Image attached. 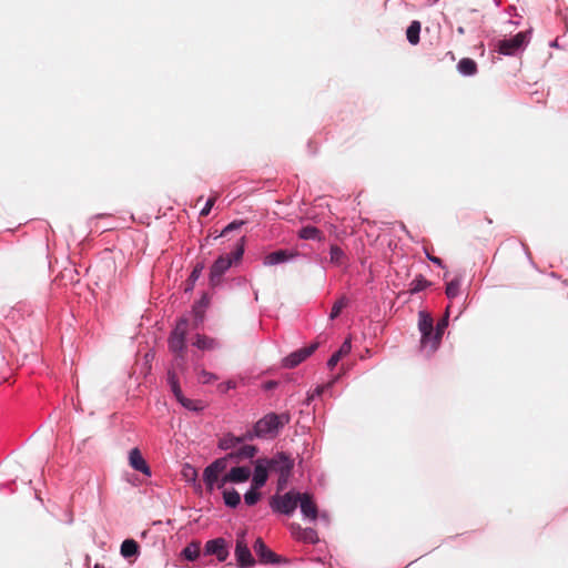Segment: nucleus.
<instances>
[{"label":"nucleus","mask_w":568,"mask_h":568,"mask_svg":"<svg viewBox=\"0 0 568 568\" xmlns=\"http://www.w3.org/2000/svg\"><path fill=\"white\" fill-rule=\"evenodd\" d=\"M220 388H221L222 393H226L229 390L235 389L236 388V383L234 381H232V379H229V381L220 384Z\"/></svg>","instance_id":"8fccbe9b"},{"label":"nucleus","mask_w":568,"mask_h":568,"mask_svg":"<svg viewBox=\"0 0 568 568\" xmlns=\"http://www.w3.org/2000/svg\"><path fill=\"white\" fill-rule=\"evenodd\" d=\"M222 498L225 507L230 509H236L241 505V495L233 487H231L230 489H223Z\"/></svg>","instance_id":"bb28decb"},{"label":"nucleus","mask_w":568,"mask_h":568,"mask_svg":"<svg viewBox=\"0 0 568 568\" xmlns=\"http://www.w3.org/2000/svg\"><path fill=\"white\" fill-rule=\"evenodd\" d=\"M128 459L129 465L133 470L139 471L146 477L152 476V469L143 457L139 447H133L130 449Z\"/></svg>","instance_id":"2eb2a0df"},{"label":"nucleus","mask_w":568,"mask_h":568,"mask_svg":"<svg viewBox=\"0 0 568 568\" xmlns=\"http://www.w3.org/2000/svg\"><path fill=\"white\" fill-rule=\"evenodd\" d=\"M237 439H241V444H243L244 442H251L253 439H261V436H260L257 429L255 428V426L253 425L251 429L246 430L241 436H237Z\"/></svg>","instance_id":"a19ab883"},{"label":"nucleus","mask_w":568,"mask_h":568,"mask_svg":"<svg viewBox=\"0 0 568 568\" xmlns=\"http://www.w3.org/2000/svg\"><path fill=\"white\" fill-rule=\"evenodd\" d=\"M229 473H226L225 475H223L221 478H217V484L215 486V489H219L221 493L223 491V489H227L225 487L226 484H232V480L229 479Z\"/></svg>","instance_id":"49530a36"},{"label":"nucleus","mask_w":568,"mask_h":568,"mask_svg":"<svg viewBox=\"0 0 568 568\" xmlns=\"http://www.w3.org/2000/svg\"><path fill=\"white\" fill-rule=\"evenodd\" d=\"M270 473L284 474L292 473L294 469V459L285 452H277L272 457H261Z\"/></svg>","instance_id":"423d86ee"},{"label":"nucleus","mask_w":568,"mask_h":568,"mask_svg":"<svg viewBox=\"0 0 568 568\" xmlns=\"http://www.w3.org/2000/svg\"><path fill=\"white\" fill-rule=\"evenodd\" d=\"M120 554L124 559H135L140 555V545L132 538H126L120 546Z\"/></svg>","instance_id":"5701e85b"},{"label":"nucleus","mask_w":568,"mask_h":568,"mask_svg":"<svg viewBox=\"0 0 568 568\" xmlns=\"http://www.w3.org/2000/svg\"><path fill=\"white\" fill-rule=\"evenodd\" d=\"M302 493L292 488L288 491L275 494L270 498L268 505L274 514L292 517L301 501Z\"/></svg>","instance_id":"20e7f679"},{"label":"nucleus","mask_w":568,"mask_h":568,"mask_svg":"<svg viewBox=\"0 0 568 568\" xmlns=\"http://www.w3.org/2000/svg\"><path fill=\"white\" fill-rule=\"evenodd\" d=\"M429 286H432V282L428 281L423 274H417L414 277V280L409 283L408 292L410 295H415L423 292Z\"/></svg>","instance_id":"c85d7f7f"},{"label":"nucleus","mask_w":568,"mask_h":568,"mask_svg":"<svg viewBox=\"0 0 568 568\" xmlns=\"http://www.w3.org/2000/svg\"><path fill=\"white\" fill-rule=\"evenodd\" d=\"M460 285H462V276H455L453 280H450L446 284L445 293H446L447 298H449V300L455 298L459 294Z\"/></svg>","instance_id":"4c0bfd02"},{"label":"nucleus","mask_w":568,"mask_h":568,"mask_svg":"<svg viewBox=\"0 0 568 568\" xmlns=\"http://www.w3.org/2000/svg\"><path fill=\"white\" fill-rule=\"evenodd\" d=\"M351 301L347 296L343 295L341 296L332 306V310L328 314V318L331 321L336 320L339 317L342 311L349 305Z\"/></svg>","instance_id":"c9c22d12"},{"label":"nucleus","mask_w":568,"mask_h":568,"mask_svg":"<svg viewBox=\"0 0 568 568\" xmlns=\"http://www.w3.org/2000/svg\"><path fill=\"white\" fill-rule=\"evenodd\" d=\"M448 321L446 318H439L438 322L436 323L435 325V329L437 332V334H439V337L443 339V336H444V333H445V329L448 327Z\"/></svg>","instance_id":"c03bdc74"},{"label":"nucleus","mask_w":568,"mask_h":568,"mask_svg":"<svg viewBox=\"0 0 568 568\" xmlns=\"http://www.w3.org/2000/svg\"><path fill=\"white\" fill-rule=\"evenodd\" d=\"M229 479L232 480L233 485L244 484L251 477V467L246 465L232 466L229 469Z\"/></svg>","instance_id":"aec40b11"},{"label":"nucleus","mask_w":568,"mask_h":568,"mask_svg":"<svg viewBox=\"0 0 568 568\" xmlns=\"http://www.w3.org/2000/svg\"><path fill=\"white\" fill-rule=\"evenodd\" d=\"M523 246H524V248H525V251H526V255H527V257H528L529 260H531V257H530V253L528 252L527 247H526L524 244H523Z\"/></svg>","instance_id":"13d9d810"},{"label":"nucleus","mask_w":568,"mask_h":568,"mask_svg":"<svg viewBox=\"0 0 568 568\" xmlns=\"http://www.w3.org/2000/svg\"><path fill=\"white\" fill-rule=\"evenodd\" d=\"M424 251H425V254H426V257L428 261H430V258L435 257L434 255L429 254L426 248Z\"/></svg>","instance_id":"4d7b16f0"},{"label":"nucleus","mask_w":568,"mask_h":568,"mask_svg":"<svg viewBox=\"0 0 568 568\" xmlns=\"http://www.w3.org/2000/svg\"><path fill=\"white\" fill-rule=\"evenodd\" d=\"M215 199L209 197L204 204V206L200 211L201 216H206L210 214L212 207L214 206Z\"/></svg>","instance_id":"a18cd8bd"},{"label":"nucleus","mask_w":568,"mask_h":568,"mask_svg":"<svg viewBox=\"0 0 568 568\" xmlns=\"http://www.w3.org/2000/svg\"><path fill=\"white\" fill-rule=\"evenodd\" d=\"M253 549L262 565H281L286 561L285 558L275 554L262 538H257L253 544Z\"/></svg>","instance_id":"9b49d317"},{"label":"nucleus","mask_w":568,"mask_h":568,"mask_svg":"<svg viewBox=\"0 0 568 568\" xmlns=\"http://www.w3.org/2000/svg\"><path fill=\"white\" fill-rule=\"evenodd\" d=\"M457 70L464 75H474L477 73V63L470 58H463L457 64Z\"/></svg>","instance_id":"473e14b6"},{"label":"nucleus","mask_w":568,"mask_h":568,"mask_svg":"<svg viewBox=\"0 0 568 568\" xmlns=\"http://www.w3.org/2000/svg\"><path fill=\"white\" fill-rule=\"evenodd\" d=\"M302 496L303 497H301V501L298 503L301 514L304 519L315 523L318 518V507L310 493H302Z\"/></svg>","instance_id":"dca6fc26"},{"label":"nucleus","mask_w":568,"mask_h":568,"mask_svg":"<svg viewBox=\"0 0 568 568\" xmlns=\"http://www.w3.org/2000/svg\"><path fill=\"white\" fill-rule=\"evenodd\" d=\"M527 42V32H518L510 39H504L498 42V52L505 55H513L521 49Z\"/></svg>","instance_id":"ddd939ff"},{"label":"nucleus","mask_w":568,"mask_h":568,"mask_svg":"<svg viewBox=\"0 0 568 568\" xmlns=\"http://www.w3.org/2000/svg\"><path fill=\"white\" fill-rule=\"evenodd\" d=\"M422 24L419 21L415 20L408 26L406 30V38L412 45H416L419 43V33H420Z\"/></svg>","instance_id":"72a5a7b5"},{"label":"nucleus","mask_w":568,"mask_h":568,"mask_svg":"<svg viewBox=\"0 0 568 568\" xmlns=\"http://www.w3.org/2000/svg\"><path fill=\"white\" fill-rule=\"evenodd\" d=\"M430 262L440 268L446 267L444 261L440 257L435 256L434 258H430Z\"/></svg>","instance_id":"603ef678"},{"label":"nucleus","mask_w":568,"mask_h":568,"mask_svg":"<svg viewBox=\"0 0 568 568\" xmlns=\"http://www.w3.org/2000/svg\"><path fill=\"white\" fill-rule=\"evenodd\" d=\"M321 521H323L326 526L329 525V515L327 511H318V518Z\"/></svg>","instance_id":"3c124183"},{"label":"nucleus","mask_w":568,"mask_h":568,"mask_svg":"<svg viewBox=\"0 0 568 568\" xmlns=\"http://www.w3.org/2000/svg\"><path fill=\"white\" fill-rule=\"evenodd\" d=\"M244 224H246L244 220H233L227 223L219 234L213 235L212 239L217 240L219 237H223L233 231L240 230Z\"/></svg>","instance_id":"58836bf2"},{"label":"nucleus","mask_w":568,"mask_h":568,"mask_svg":"<svg viewBox=\"0 0 568 568\" xmlns=\"http://www.w3.org/2000/svg\"><path fill=\"white\" fill-rule=\"evenodd\" d=\"M201 376L203 377V383L204 384H210V383H213L217 379V375L215 373H212V372H209V371H205L203 369L201 372Z\"/></svg>","instance_id":"09e8293b"},{"label":"nucleus","mask_w":568,"mask_h":568,"mask_svg":"<svg viewBox=\"0 0 568 568\" xmlns=\"http://www.w3.org/2000/svg\"><path fill=\"white\" fill-rule=\"evenodd\" d=\"M418 331L420 333L419 345L420 349H428L429 354L435 353L442 343V338L439 334L436 332V327L434 324V318L429 312L426 310H420L418 312Z\"/></svg>","instance_id":"f03ea898"},{"label":"nucleus","mask_w":568,"mask_h":568,"mask_svg":"<svg viewBox=\"0 0 568 568\" xmlns=\"http://www.w3.org/2000/svg\"><path fill=\"white\" fill-rule=\"evenodd\" d=\"M189 320L185 316L178 318L175 326L170 332L168 338L169 351L176 355L180 359H183V354L186 349V328Z\"/></svg>","instance_id":"39448f33"},{"label":"nucleus","mask_w":568,"mask_h":568,"mask_svg":"<svg viewBox=\"0 0 568 568\" xmlns=\"http://www.w3.org/2000/svg\"><path fill=\"white\" fill-rule=\"evenodd\" d=\"M320 345V342H313L307 346L291 352L288 355L283 357L282 366L290 369L297 367L311 357L318 349Z\"/></svg>","instance_id":"9d476101"},{"label":"nucleus","mask_w":568,"mask_h":568,"mask_svg":"<svg viewBox=\"0 0 568 568\" xmlns=\"http://www.w3.org/2000/svg\"><path fill=\"white\" fill-rule=\"evenodd\" d=\"M210 240H211V235H210V236H207V237L204 240L205 244H209V243H210Z\"/></svg>","instance_id":"bf43d9fd"},{"label":"nucleus","mask_w":568,"mask_h":568,"mask_svg":"<svg viewBox=\"0 0 568 568\" xmlns=\"http://www.w3.org/2000/svg\"><path fill=\"white\" fill-rule=\"evenodd\" d=\"M277 476L278 478L276 481V494H280L287 487L292 473L278 474Z\"/></svg>","instance_id":"37998d69"},{"label":"nucleus","mask_w":568,"mask_h":568,"mask_svg":"<svg viewBox=\"0 0 568 568\" xmlns=\"http://www.w3.org/2000/svg\"><path fill=\"white\" fill-rule=\"evenodd\" d=\"M253 469H251V484L253 488L258 487L262 489L266 486L270 478V470L265 466L264 462L261 457L252 460Z\"/></svg>","instance_id":"f8f14e48"},{"label":"nucleus","mask_w":568,"mask_h":568,"mask_svg":"<svg viewBox=\"0 0 568 568\" xmlns=\"http://www.w3.org/2000/svg\"><path fill=\"white\" fill-rule=\"evenodd\" d=\"M204 268H205V262L204 261H197L194 264V266H193V268H192V271H191V273H190V275H189V277H187V280L185 282V286H184V290H183L185 294L193 292L194 286L196 284V282L199 281V278L201 277Z\"/></svg>","instance_id":"b1692460"},{"label":"nucleus","mask_w":568,"mask_h":568,"mask_svg":"<svg viewBox=\"0 0 568 568\" xmlns=\"http://www.w3.org/2000/svg\"><path fill=\"white\" fill-rule=\"evenodd\" d=\"M424 251H425V254H426V257L428 261H430V258L435 257L434 255L429 254L426 248Z\"/></svg>","instance_id":"6e6d98bb"},{"label":"nucleus","mask_w":568,"mask_h":568,"mask_svg":"<svg viewBox=\"0 0 568 568\" xmlns=\"http://www.w3.org/2000/svg\"><path fill=\"white\" fill-rule=\"evenodd\" d=\"M352 349V342L351 338H346L341 346L329 356V358L326 362V366L328 369H334L338 362L349 354Z\"/></svg>","instance_id":"412c9836"},{"label":"nucleus","mask_w":568,"mask_h":568,"mask_svg":"<svg viewBox=\"0 0 568 568\" xmlns=\"http://www.w3.org/2000/svg\"><path fill=\"white\" fill-rule=\"evenodd\" d=\"M183 408L190 410V412H193V413H202L205 408V406L203 405V403L201 400H193V399H190L187 397H182L179 402H178Z\"/></svg>","instance_id":"e433bc0d"},{"label":"nucleus","mask_w":568,"mask_h":568,"mask_svg":"<svg viewBox=\"0 0 568 568\" xmlns=\"http://www.w3.org/2000/svg\"><path fill=\"white\" fill-rule=\"evenodd\" d=\"M280 386V382L276 379H268L262 383V389L265 392H271L276 389Z\"/></svg>","instance_id":"de8ad7c7"},{"label":"nucleus","mask_w":568,"mask_h":568,"mask_svg":"<svg viewBox=\"0 0 568 568\" xmlns=\"http://www.w3.org/2000/svg\"><path fill=\"white\" fill-rule=\"evenodd\" d=\"M335 382H336V378H334L333 381H331L327 384L317 385L314 389L308 390L303 404L306 406L311 405V403L314 402L316 398L321 397L326 389L332 388Z\"/></svg>","instance_id":"c756f323"},{"label":"nucleus","mask_w":568,"mask_h":568,"mask_svg":"<svg viewBox=\"0 0 568 568\" xmlns=\"http://www.w3.org/2000/svg\"><path fill=\"white\" fill-rule=\"evenodd\" d=\"M192 345L203 352L215 351L222 347V344L219 339L200 333L194 335Z\"/></svg>","instance_id":"a211bd4d"},{"label":"nucleus","mask_w":568,"mask_h":568,"mask_svg":"<svg viewBox=\"0 0 568 568\" xmlns=\"http://www.w3.org/2000/svg\"><path fill=\"white\" fill-rule=\"evenodd\" d=\"M245 531H241L236 537L234 556L237 568H253L256 564V560L254 559L245 540Z\"/></svg>","instance_id":"0eeeda50"},{"label":"nucleus","mask_w":568,"mask_h":568,"mask_svg":"<svg viewBox=\"0 0 568 568\" xmlns=\"http://www.w3.org/2000/svg\"><path fill=\"white\" fill-rule=\"evenodd\" d=\"M237 445H241V439H237V436L231 432L223 435L217 442V448L224 452L233 449Z\"/></svg>","instance_id":"7c9ffc66"},{"label":"nucleus","mask_w":568,"mask_h":568,"mask_svg":"<svg viewBox=\"0 0 568 568\" xmlns=\"http://www.w3.org/2000/svg\"><path fill=\"white\" fill-rule=\"evenodd\" d=\"M291 416L288 413L270 412L262 416L254 423L261 439H274L281 430L290 423Z\"/></svg>","instance_id":"7ed1b4c3"},{"label":"nucleus","mask_w":568,"mask_h":568,"mask_svg":"<svg viewBox=\"0 0 568 568\" xmlns=\"http://www.w3.org/2000/svg\"><path fill=\"white\" fill-rule=\"evenodd\" d=\"M186 469L192 473V478H191L190 481L192 483L194 491L196 494H201L202 493V484L197 480L196 469L194 467H192L191 465H189V464L185 465V470Z\"/></svg>","instance_id":"79ce46f5"},{"label":"nucleus","mask_w":568,"mask_h":568,"mask_svg":"<svg viewBox=\"0 0 568 568\" xmlns=\"http://www.w3.org/2000/svg\"><path fill=\"white\" fill-rule=\"evenodd\" d=\"M203 556V550L201 551V541L192 540L190 541L180 552V558L194 562Z\"/></svg>","instance_id":"6ab92c4d"},{"label":"nucleus","mask_w":568,"mask_h":568,"mask_svg":"<svg viewBox=\"0 0 568 568\" xmlns=\"http://www.w3.org/2000/svg\"><path fill=\"white\" fill-rule=\"evenodd\" d=\"M302 256L297 250L290 248H278L272 251L263 256L262 264L263 266H278L286 263L295 262L298 257Z\"/></svg>","instance_id":"1a4fd4ad"},{"label":"nucleus","mask_w":568,"mask_h":568,"mask_svg":"<svg viewBox=\"0 0 568 568\" xmlns=\"http://www.w3.org/2000/svg\"><path fill=\"white\" fill-rule=\"evenodd\" d=\"M229 462H231V459L227 457V454H225L222 457L215 458L207 466L212 468L213 471L221 474L227 468Z\"/></svg>","instance_id":"ea45409f"},{"label":"nucleus","mask_w":568,"mask_h":568,"mask_svg":"<svg viewBox=\"0 0 568 568\" xmlns=\"http://www.w3.org/2000/svg\"><path fill=\"white\" fill-rule=\"evenodd\" d=\"M219 473L213 471L212 468L205 466L202 474V480L205 486V489L209 494H212L215 490V486L217 484Z\"/></svg>","instance_id":"cd10ccee"},{"label":"nucleus","mask_w":568,"mask_h":568,"mask_svg":"<svg viewBox=\"0 0 568 568\" xmlns=\"http://www.w3.org/2000/svg\"><path fill=\"white\" fill-rule=\"evenodd\" d=\"M166 384L170 387L171 393L173 394L176 402H179L182 397H184V394L182 392L179 377L174 369L170 368L166 372Z\"/></svg>","instance_id":"a878e982"},{"label":"nucleus","mask_w":568,"mask_h":568,"mask_svg":"<svg viewBox=\"0 0 568 568\" xmlns=\"http://www.w3.org/2000/svg\"><path fill=\"white\" fill-rule=\"evenodd\" d=\"M93 568H103V566H101V565H99V564H95V565L93 566Z\"/></svg>","instance_id":"052dcab7"},{"label":"nucleus","mask_w":568,"mask_h":568,"mask_svg":"<svg viewBox=\"0 0 568 568\" xmlns=\"http://www.w3.org/2000/svg\"><path fill=\"white\" fill-rule=\"evenodd\" d=\"M213 556L219 562H225L230 556V542L223 537L209 539L203 547V557Z\"/></svg>","instance_id":"6e6552de"},{"label":"nucleus","mask_w":568,"mask_h":568,"mask_svg":"<svg viewBox=\"0 0 568 568\" xmlns=\"http://www.w3.org/2000/svg\"><path fill=\"white\" fill-rule=\"evenodd\" d=\"M297 236L301 240L315 242H322L325 239L322 231L314 225L302 226L297 232Z\"/></svg>","instance_id":"393cba45"},{"label":"nucleus","mask_w":568,"mask_h":568,"mask_svg":"<svg viewBox=\"0 0 568 568\" xmlns=\"http://www.w3.org/2000/svg\"><path fill=\"white\" fill-rule=\"evenodd\" d=\"M293 534L297 531V539L305 544L316 545L320 542L317 531L312 527L302 528L300 525H292Z\"/></svg>","instance_id":"4be33fe9"},{"label":"nucleus","mask_w":568,"mask_h":568,"mask_svg":"<svg viewBox=\"0 0 568 568\" xmlns=\"http://www.w3.org/2000/svg\"><path fill=\"white\" fill-rule=\"evenodd\" d=\"M245 236L236 241L233 251L226 255H220L209 271V285L215 288L220 285L222 276L232 267L243 260L245 253Z\"/></svg>","instance_id":"f257e3e1"},{"label":"nucleus","mask_w":568,"mask_h":568,"mask_svg":"<svg viewBox=\"0 0 568 568\" xmlns=\"http://www.w3.org/2000/svg\"><path fill=\"white\" fill-rule=\"evenodd\" d=\"M449 316H450V306L448 305L446 307V311H445V314H444L443 318H446L449 322Z\"/></svg>","instance_id":"864d4df0"},{"label":"nucleus","mask_w":568,"mask_h":568,"mask_svg":"<svg viewBox=\"0 0 568 568\" xmlns=\"http://www.w3.org/2000/svg\"><path fill=\"white\" fill-rule=\"evenodd\" d=\"M346 260L345 252L335 243L329 245V263L335 266H341Z\"/></svg>","instance_id":"2f4dec72"},{"label":"nucleus","mask_w":568,"mask_h":568,"mask_svg":"<svg viewBox=\"0 0 568 568\" xmlns=\"http://www.w3.org/2000/svg\"><path fill=\"white\" fill-rule=\"evenodd\" d=\"M211 296L209 293L203 292L197 301L192 305L191 313L193 315V327L199 328L204 320L205 313L210 305Z\"/></svg>","instance_id":"4468645a"},{"label":"nucleus","mask_w":568,"mask_h":568,"mask_svg":"<svg viewBox=\"0 0 568 568\" xmlns=\"http://www.w3.org/2000/svg\"><path fill=\"white\" fill-rule=\"evenodd\" d=\"M449 316H450V306L448 305L446 307V311H445V314H444L443 318H446L449 322Z\"/></svg>","instance_id":"5fc2aeb1"},{"label":"nucleus","mask_w":568,"mask_h":568,"mask_svg":"<svg viewBox=\"0 0 568 568\" xmlns=\"http://www.w3.org/2000/svg\"><path fill=\"white\" fill-rule=\"evenodd\" d=\"M243 499L247 507L255 506L262 499L261 489H258V487L253 488V486H250L244 493Z\"/></svg>","instance_id":"f704fd0d"},{"label":"nucleus","mask_w":568,"mask_h":568,"mask_svg":"<svg viewBox=\"0 0 568 568\" xmlns=\"http://www.w3.org/2000/svg\"><path fill=\"white\" fill-rule=\"evenodd\" d=\"M258 452L260 449L256 445L244 444L240 448L227 453V457L231 459V462L236 463L244 459L252 460L257 455Z\"/></svg>","instance_id":"f3484780"}]
</instances>
